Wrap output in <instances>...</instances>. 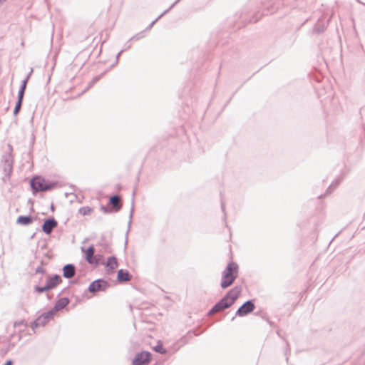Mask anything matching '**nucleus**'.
<instances>
[{
  "instance_id": "obj_21",
  "label": "nucleus",
  "mask_w": 365,
  "mask_h": 365,
  "mask_svg": "<svg viewBox=\"0 0 365 365\" xmlns=\"http://www.w3.org/2000/svg\"><path fill=\"white\" fill-rule=\"evenodd\" d=\"M23 100L20 98H17V101L16 103L14 109V115H16L19 113L21 106H22Z\"/></svg>"
},
{
  "instance_id": "obj_3",
  "label": "nucleus",
  "mask_w": 365,
  "mask_h": 365,
  "mask_svg": "<svg viewBox=\"0 0 365 365\" xmlns=\"http://www.w3.org/2000/svg\"><path fill=\"white\" fill-rule=\"evenodd\" d=\"M56 182H46L41 176H35L30 180V185L34 193L51 190L56 187Z\"/></svg>"
},
{
  "instance_id": "obj_15",
  "label": "nucleus",
  "mask_w": 365,
  "mask_h": 365,
  "mask_svg": "<svg viewBox=\"0 0 365 365\" xmlns=\"http://www.w3.org/2000/svg\"><path fill=\"white\" fill-rule=\"evenodd\" d=\"M180 0H176L168 9H166L163 14H161L157 19H155L153 21H152L145 29V31H149L152 29L154 24L161 19L165 14L169 12Z\"/></svg>"
},
{
  "instance_id": "obj_32",
  "label": "nucleus",
  "mask_w": 365,
  "mask_h": 365,
  "mask_svg": "<svg viewBox=\"0 0 365 365\" xmlns=\"http://www.w3.org/2000/svg\"><path fill=\"white\" fill-rule=\"evenodd\" d=\"M24 325V327H26V323L24 320L16 322L14 324L15 327Z\"/></svg>"
},
{
  "instance_id": "obj_5",
  "label": "nucleus",
  "mask_w": 365,
  "mask_h": 365,
  "mask_svg": "<svg viewBox=\"0 0 365 365\" xmlns=\"http://www.w3.org/2000/svg\"><path fill=\"white\" fill-rule=\"evenodd\" d=\"M151 360V354L143 351L138 353L133 359L132 365H148Z\"/></svg>"
},
{
  "instance_id": "obj_31",
  "label": "nucleus",
  "mask_w": 365,
  "mask_h": 365,
  "mask_svg": "<svg viewBox=\"0 0 365 365\" xmlns=\"http://www.w3.org/2000/svg\"><path fill=\"white\" fill-rule=\"evenodd\" d=\"M36 274L41 273L43 274L46 272V269L41 266H38L35 271Z\"/></svg>"
},
{
  "instance_id": "obj_18",
  "label": "nucleus",
  "mask_w": 365,
  "mask_h": 365,
  "mask_svg": "<svg viewBox=\"0 0 365 365\" xmlns=\"http://www.w3.org/2000/svg\"><path fill=\"white\" fill-rule=\"evenodd\" d=\"M4 161L6 165L9 168V170L12 168L13 158L11 152L6 153L3 155Z\"/></svg>"
},
{
  "instance_id": "obj_8",
  "label": "nucleus",
  "mask_w": 365,
  "mask_h": 365,
  "mask_svg": "<svg viewBox=\"0 0 365 365\" xmlns=\"http://www.w3.org/2000/svg\"><path fill=\"white\" fill-rule=\"evenodd\" d=\"M95 248L93 245H90L85 252V258L86 260L89 264H98V259H97V256H94Z\"/></svg>"
},
{
  "instance_id": "obj_28",
  "label": "nucleus",
  "mask_w": 365,
  "mask_h": 365,
  "mask_svg": "<svg viewBox=\"0 0 365 365\" xmlns=\"http://www.w3.org/2000/svg\"><path fill=\"white\" fill-rule=\"evenodd\" d=\"M145 36L144 32H140L135 35H134L130 40H139Z\"/></svg>"
},
{
  "instance_id": "obj_26",
  "label": "nucleus",
  "mask_w": 365,
  "mask_h": 365,
  "mask_svg": "<svg viewBox=\"0 0 365 365\" xmlns=\"http://www.w3.org/2000/svg\"><path fill=\"white\" fill-rule=\"evenodd\" d=\"M58 312V310H55V307H53L51 310L48 312H44V314L46 315L48 319L50 320L52 319L56 314V313Z\"/></svg>"
},
{
  "instance_id": "obj_37",
  "label": "nucleus",
  "mask_w": 365,
  "mask_h": 365,
  "mask_svg": "<svg viewBox=\"0 0 365 365\" xmlns=\"http://www.w3.org/2000/svg\"><path fill=\"white\" fill-rule=\"evenodd\" d=\"M32 72H33V69L31 68V71L29 72V73L27 75V76L25 78V79H27V81H29Z\"/></svg>"
},
{
  "instance_id": "obj_22",
  "label": "nucleus",
  "mask_w": 365,
  "mask_h": 365,
  "mask_svg": "<svg viewBox=\"0 0 365 365\" xmlns=\"http://www.w3.org/2000/svg\"><path fill=\"white\" fill-rule=\"evenodd\" d=\"M198 334H195V331H190L187 333V334L185 336H184L182 339H181V341H183V343H185L187 342V340L190 339H192L194 336H197Z\"/></svg>"
},
{
  "instance_id": "obj_2",
  "label": "nucleus",
  "mask_w": 365,
  "mask_h": 365,
  "mask_svg": "<svg viewBox=\"0 0 365 365\" xmlns=\"http://www.w3.org/2000/svg\"><path fill=\"white\" fill-rule=\"evenodd\" d=\"M238 274V265L234 262L228 263L222 272L220 286L222 289L230 287L237 279Z\"/></svg>"
},
{
  "instance_id": "obj_10",
  "label": "nucleus",
  "mask_w": 365,
  "mask_h": 365,
  "mask_svg": "<svg viewBox=\"0 0 365 365\" xmlns=\"http://www.w3.org/2000/svg\"><path fill=\"white\" fill-rule=\"evenodd\" d=\"M62 271L64 278L71 279L76 274V267L73 264H66L63 267Z\"/></svg>"
},
{
  "instance_id": "obj_13",
  "label": "nucleus",
  "mask_w": 365,
  "mask_h": 365,
  "mask_svg": "<svg viewBox=\"0 0 365 365\" xmlns=\"http://www.w3.org/2000/svg\"><path fill=\"white\" fill-rule=\"evenodd\" d=\"M109 204L115 212H118L122 207L120 197L118 195H112L109 199Z\"/></svg>"
},
{
  "instance_id": "obj_39",
  "label": "nucleus",
  "mask_w": 365,
  "mask_h": 365,
  "mask_svg": "<svg viewBox=\"0 0 365 365\" xmlns=\"http://www.w3.org/2000/svg\"><path fill=\"white\" fill-rule=\"evenodd\" d=\"M9 150H11V146L9 145Z\"/></svg>"
},
{
  "instance_id": "obj_23",
  "label": "nucleus",
  "mask_w": 365,
  "mask_h": 365,
  "mask_svg": "<svg viewBox=\"0 0 365 365\" xmlns=\"http://www.w3.org/2000/svg\"><path fill=\"white\" fill-rule=\"evenodd\" d=\"M92 211V208H91L88 206H84L81 207L78 210V212L82 215H89Z\"/></svg>"
},
{
  "instance_id": "obj_12",
  "label": "nucleus",
  "mask_w": 365,
  "mask_h": 365,
  "mask_svg": "<svg viewBox=\"0 0 365 365\" xmlns=\"http://www.w3.org/2000/svg\"><path fill=\"white\" fill-rule=\"evenodd\" d=\"M132 276L127 269H120L117 273V280L119 282H125L131 279Z\"/></svg>"
},
{
  "instance_id": "obj_4",
  "label": "nucleus",
  "mask_w": 365,
  "mask_h": 365,
  "mask_svg": "<svg viewBox=\"0 0 365 365\" xmlns=\"http://www.w3.org/2000/svg\"><path fill=\"white\" fill-rule=\"evenodd\" d=\"M110 287L108 282L103 279H98L92 282L88 290L91 293H96L97 292H105Z\"/></svg>"
},
{
  "instance_id": "obj_40",
  "label": "nucleus",
  "mask_w": 365,
  "mask_h": 365,
  "mask_svg": "<svg viewBox=\"0 0 365 365\" xmlns=\"http://www.w3.org/2000/svg\"><path fill=\"white\" fill-rule=\"evenodd\" d=\"M51 208L52 210H53V205H51Z\"/></svg>"
},
{
  "instance_id": "obj_19",
  "label": "nucleus",
  "mask_w": 365,
  "mask_h": 365,
  "mask_svg": "<svg viewBox=\"0 0 365 365\" xmlns=\"http://www.w3.org/2000/svg\"><path fill=\"white\" fill-rule=\"evenodd\" d=\"M27 85V79H24L22 81L21 84L20 86L19 92H18V96L17 98H20L24 100V93L26 88Z\"/></svg>"
},
{
  "instance_id": "obj_24",
  "label": "nucleus",
  "mask_w": 365,
  "mask_h": 365,
  "mask_svg": "<svg viewBox=\"0 0 365 365\" xmlns=\"http://www.w3.org/2000/svg\"><path fill=\"white\" fill-rule=\"evenodd\" d=\"M49 291L47 286L45 284L43 287H41L38 285H36L34 287V292L38 293H43L45 292Z\"/></svg>"
},
{
  "instance_id": "obj_11",
  "label": "nucleus",
  "mask_w": 365,
  "mask_h": 365,
  "mask_svg": "<svg viewBox=\"0 0 365 365\" xmlns=\"http://www.w3.org/2000/svg\"><path fill=\"white\" fill-rule=\"evenodd\" d=\"M49 321L50 319L43 313L31 324V327L34 331L38 327L45 326Z\"/></svg>"
},
{
  "instance_id": "obj_14",
  "label": "nucleus",
  "mask_w": 365,
  "mask_h": 365,
  "mask_svg": "<svg viewBox=\"0 0 365 365\" xmlns=\"http://www.w3.org/2000/svg\"><path fill=\"white\" fill-rule=\"evenodd\" d=\"M34 221V218L31 215H20L16 220V224L21 225H29Z\"/></svg>"
},
{
  "instance_id": "obj_25",
  "label": "nucleus",
  "mask_w": 365,
  "mask_h": 365,
  "mask_svg": "<svg viewBox=\"0 0 365 365\" xmlns=\"http://www.w3.org/2000/svg\"><path fill=\"white\" fill-rule=\"evenodd\" d=\"M339 181H336V182H333L329 186V187L327 188V191H326V193L325 195H327L329 193H331L336 187L337 185H339Z\"/></svg>"
},
{
  "instance_id": "obj_9",
  "label": "nucleus",
  "mask_w": 365,
  "mask_h": 365,
  "mask_svg": "<svg viewBox=\"0 0 365 365\" xmlns=\"http://www.w3.org/2000/svg\"><path fill=\"white\" fill-rule=\"evenodd\" d=\"M62 282L61 277L58 274H54L51 277H48L46 279V285L48 290H51L57 287Z\"/></svg>"
},
{
  "instance_id": "obj_29",
  "label": "nucleus",
  "mask_w": 365,
  "mask_h": 365,
  "mask_svg": "<svg viewBox=\"0 0 365 365\" xmlns=\"http://www.w3.org/2000/svg\"><path fill=\"white\" fill-rule=\"evenodd\" d=\"M100 78H101V76L94 77L93 78V80L89 83L88 87L93 86Z\"/></svg>"
},
{
  "instance_id": "obj_30",
  "label": "nucleus",
  "mask_w": 365,
  "mask_h": 365,
  "mask_svg": "<svg viewBox=\"0 0 365 365\" xmlns=\"http://www.w3.org/2000/svg\"><path fill=\"white\" fill-rule=\"evenodd\" d=\"M324 27H321V26H319L317 25L315 26L314 28V31L317 34L322 33L324 31Z\"/></svg>"
},
{
  "instance_id": "obj_20",
  "label": "nucleus",
  "mask_w": 365,
  "mask_h": 365,
  "mask_svg": "<svg viewBox=\"0 0 365 365\" xmlns=\"http://www.w3.org/2000/svg\"><path fill=\"white\" fill-rule=\"evenodd\" d=\"M153 349L155 351L162 354L167 352L166 349L163 347V344L160 341H158V344L154 346Z\"/></svg>"
},
{
  "instance_id": "obj_34",
  "label": "nucleus",
  "mask_w": 365,
  "mask_h": 365,
  "mask_svg": "<svg viewBox=\"0 0 365 365\" xmlns=\"http://www.w3.org/2000/svg\"><path fill=\"white\" fill-rule=\"evenodd\" d=\"M130 41H131V40L130 39L128 41H127V42L125 43V45H124V48H123V51H125V50H127V49H128L129 48H130V46H131Z\"/></svg>"
},
{
  "instance_id": "obj_38",
  "label": "nucleus",
  "mask_w": 365,
  "mask_h": 365,
  "mask_svg": "<svg viewBox=\"0 0 365 365\" xmlns=\"http://www.w3.org/2000/svg\"><path fill=\"white\" fill-rule=\"evenodd\" d=\"M101 210H102L104 212H108V210H107V208H106L105 206H103V205H102V206H101Z\"/></svg>"
},
{
  "instance_id": "obj_16",
  "label": "nucleus",
  "mask_w": 365,
  "mask_h": 365,
  "mask_svg": "<svg viewBox=\"0 0 365 365\" xmlns=\"http://www.w3.org/2000/svg\"><path fill=\"white\" fill-rule=\"evenodd\" d=\"M69 299L68 297H62L59 299L55 304V310L60 311L66 307L69 304Z\"/></svg>"
},
{
  "instance_id": "obj_17",
  "label": "nucleus",
  "mask_w": 365,
  "mask_h": 365,
  "mask_svg": "<svg viewBox=\"0 0 365 365\" xmlns=\"http://www.w3.org/2000/svg\"><path fill=\"white\" fill-rule=\"evenodd\" d=\"M118 262L117 259L115 256H110L108 258L106 262V267L110 271H113L115 268L118 267Z\"/></svg>"
},
{
  "instance_id": "obj_27",
  "label": "nucleus",
  "mask_w": 365,
  "mask_h": 365,
  "mask_svg": "<svg viewBox=\"0 0 365 365\" xmlns=\"http://www.w3.org/2000/svg\"><path fill=\"white\" fill-rule=\"evenodd\" d=\"M135 195V192L133 191V199H132V207H131V210H130V220H129V222H128V230L130 229V224H131V218H132V216H133V210H134V207H133V204H134V196Z\"/></svg>"
},
{
  "instance_id": "obj_7",
  "label": "nucleus",
  "mask_w": 365,
  "mask_h": 365,
  "mask_svg": "<svg viewBox=\"0 0 365 365\" xmlns=\"http://www.w3.org/2000/svg\"><path fill=\"white\" fill-rule=\"evenodd\" d=\"M58 226V222L53 217L45 219L42 225V231L46 234L50 235L52 230Z\"/></svg>"
},
{
  "instance_id": "obj_35",
  "label": "nucleus",
  "mask_w": 365,
  "mask_h": 365,
  "mask_svg": "<svg viewBox=\"0 0 365 365\" xmlns=\"http://www.w3.org/2000/svg\"><path fill=\"white\" fill-rule=\"evenodd\" d=\"M13 361L11 359L7 360L4 365H12Z\"/></svg>"
},
{
  "instance_id": "obj_1",
  "label": "nucleus",
  "mask_w": 365,
  "mask_h": 365,
  "mask_svg": "<svg viewBox=\"0 0 365 365\" xmlns=\"http://www.w3.org/2000/svg\"><path fill=\"white\" fill-rule=\"evenodd\" d=\"M240 292V287L236 286L231 289L212 307V308L209 311L208 315L214 314L230 307L239 297Z\"/></svg>"
},
{
  "instance_id": "obj_36",
  "label": "nucleus",
  "mask_w": 365,
  "mask_h": 365,
  "mask_svg": "<svg viewBox=\"0 0 365 365\" xmlns=\"http://www.w3.org/2000/svg\"><path fill=\"white\" fill-rule=\"evenodd\" d=\"M123 52V50H121L116 56V63L118 62V58H119V56H120V54Z\"/></svg>"
},
{
  "instance_id": "obj_6",
  "label": "nucleus",
  "mask_w": 365,
  "mask_h": 365,
  "mask_svg": "<svg viewBox=\"0 0 365 365\" xmlns=\"http://www.w3.org/2000/svg\"><path fill=\"white\" fill-rule=\"evenodd\" d=\"M255 308V305L252 300H247L243 303L237 310L235 315L238 317H244L251 313Z\"/></svg>"
},
{
  "instance_id": "obj_33",
  "label": "nucleus",
  "mask_w": 365,
  "mask_h": 365,
  "mask_svg": "<svg viewBox=\"0 0 365 365\" xmlns=\"http://www.w3.org/2000/svg\"><path fill=\"white\" fill-rule=\"evenodd\" d=\"M221 208H222V212L224 213L223 219L225 221L226 218H227V215H226V212H225V203L223 202H221Z\"/></svg>"
}]
</instances>
